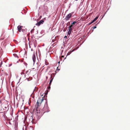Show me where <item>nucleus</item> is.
Returning <instances> with one entry per match:
<instances>
[{"label": "nucleus", "mask_w": 130, "mask_h": 130, "mask_svg": "<svg viewBox=\"0 0 130 130\" xmlns=\"http://www.w3.org/2000/svg\"><path fill=\"white\" fill-rule=\"evenodd\" d=\"M53 78H52L51 80H50V82H49V85H50H50H51V83L52 82V81H53Z\"/></svg>", "instance_id": "ddd939ff"}, {"label": "nucleus", "mask_w": 130, "mask_h": 130, "mask_svg": "<svg viewBox=\"0 0 130 130\" xmlns=\"http://www.w3.org/2000/svg\"><path fill=\"white\" fill-rule=\"evenodd\" d=\"M76 23V22L75 21H74L72 23V24H73V25H74L75 23Z\"/></svg>", "instance_id": "2eb2a0df"}, {"label": "nucleus", "mask_w": 130, "mask_h": 130, "mask_svg": "<svg viewBox=\"0 0 130 130\" xmlns=\"http://www.w3.org/2000/svg\"><path fill=\"white\" fill-rule=\"evenodd\" d=\"M92 23H91H91H89V25H90V24H91Z\"/></svg>", "instance_id": "5701e85b"}, {"label": "nucleus", "mask_w": 130, "mask_h": 130, "mask_svg": "<svg viewBox=\"0 0 130 130\" xmlns=\"http://www.w3.org/2000/svg\"><path fill=\"white\" fill-rule=\"evenodd\" d=\"M34 29H32L31 31V33L32 32H34Z\"/></svg>", "instance_id": "a211bd4d"}, {"label": "nucleus", "mask_w": 130, "mask_h": 130, "mask_svg": "<svg viewBox=\"0 0 130 130\" xmlns=\"http://www.w3.org/2000/svg\"><path fill=\"white\" fill-rule=\"evenodd\" d=\"M32 59L33 60V61L34 63L35 62L36 59V56L34 53L33 54L32 56Z\"/></svg>", "instance_id": "6e6552de"}, {"label": "nucleus", "mask_w": 130, "mask_h": 130, "mask_svg": "<svg viewBox=\"0 0 130 130\" xmlns=\"http://www.w3.org/2000/svg\"><path fill=\"white\" fill-rule=\"evenodd\" d=\"M9 124H10V125H11V123L10 122H9Z\"/></svg>", "instance_id": "b1692460"}, {"label": "nucleus", "mask_w": 130, "mask_h": 130, "mask_svg": "<svg viewBox=\"0 0 130 130\" xmlns=\"http://www.w3.org/2000/svg\"><path fill=\"white\" fill-rule=\"evenodd\" d=\"M46 78H47V77H46Z\"/></svg>", "instance_id": "c756f323"}, {"label": "nucleus", "mask_w": 130, "mask_h": 130, "mask_svg": "<svg viewBox=\"0 0 130 130\" xmlns=\"http://www.w3.org/2000/svg\"><path fill=\"white\" fill-rule=\"evenodd\" d=\"M73 12H71L68 14L66 17L65 19L66 20H68L70 18L72 15L73 14Z\"/></svg>", "instance_id": "423d86ee"}, {"label": "nucleus", "mask_w": 130, "mask_h": 130, "mask_svg": "<svg viewBox=\"0 0 130 130\" xmlns=\"http://www.w3.org/2000/svg\"><path fill=\"white\" fill-rule=\"evenodd\" d=\"M44 100V99L43 98L41 99L39 98L37 103V104L38 106L40 105Z\"/></svg>", "instance_id": "39448f33"}, {"label": "nucleus", "mask_w": 130, "mask_h": 130, "mask_svg": "<svg viewBox=\"0 0 130 130\" xmlns=\"http://www.w3.org/2000/svg\"><path fill=\"white\" fill-rule=\"evenodd\" d=\"M72 27H73V24H72V25H71L68 28H69V29H70V28H72Z\"/></svg>", "instance_id": "f8f14e48"}, {"label": "nucleus", "mask_w": 130, "mask_h": 130, "mask_svg": "<svg viewBox=\"0 0 130 130\" xmlns=\"http://www.w3.org/2000/svg\"><path fill=\"white\" fill-rule=\"evenodd\" d=\"M20 59H19V60H18V61H20Z\"/></svg>", "instance_id": "bb28decb"}, {"label": "nucleus", "mask_w": 130, "mask_h": 130, "mask_svg": "<svg viewBox=\"0 0 130 130\" xmlns=\"http://www.w3.org/2000/svg\"><path fill=\"white\" fill-rule=\"evenodd\" d=\"M36 87H35V89L34 90L33 93H34V91L35 90L37 91L38 90V89H36Z\"/></svg>", "instance_id": "dca6fc26"}, {"label": "nucleus", "mask_w": 130, "mask_h": 130, "mask_svg": "<svg viewBox=\"0 0 130 130\" xmlns=\"http://www.w3.org/2000/svg\"><path fill=\"white\" fill-rule=\"evenodd\" d=\"M13 55L15 57H18V55L16 54H13Z\"/></svg>", "instance_id": "4468645a"}, {"label": "nucleus", "mask_w": 130, "mask_h": 130, "mask_svg": "<svg viewBox=\"0 0 130 130\" xmlns=\"http://www.w3.org/2000/svg\"><path fill=\"white\" fill-rule=\"evenodd\" d=\"M24 64L25 65V66L26 67H27V64L25 62H24Z\"/></svg>", "instance_id": "f3484780"}, {"label": "nucleus", "mask_w": 130, "mask_h": 130, "mask_svg": "<svg viewBox=\"0 0 130 130\" xmlns=\"http://www.w3.org/2000/svg\"><path fill=\"white\" fill-rule=\"evenodd\" d=\"M58 67L57 68V70H58V71H59V70H60V69H58Z\"/></svg>", "instance_id": "412c9836"}, {"label": "nucleus", "mask_w": 130, "mask_h": 130, "mask_svg": "<svg viewBox=\"0 0 130 130\" xmlns=\"http://www.w3.org/2000/svg\"><path fill=\"white\" fill-rule=\"evenodd\" d=\"M72 28H70L69 29V31L67 33V35H70L71 34V33L72 30Z\"/></svg>", "instance_id": "1a4fd4ad"}, {"label": "nucleus", "mask_w": 130, "mask_h": 130, "mask_svg": "<svg viewBox=\"0 0 130 130\" xmlns=\"http://www.w3.org/2000/svg\"><path fill=\"white\" fill-rule=\"evenodd\" d=\"M98 18V17H96L91 22V23H93L95 21H96Z\"/></svg>", "instance_id": "9d476101"}, {"label": "nucleus", "mask_w": 130, "mask_h": 130, "mask_svg": "<svg viewBox=\"0 0 130 130\" xmlns=\"http://www.w3.org/2000/svg\"><path fill=\"white\" fill-rule=\"evenodd\" d=\"M27 120L28 121L29 123H33V122L34 121L35 119H33V117L32 116L28 117V118L27 119Z\"/></svg>", "instance_id": "f03ea898"}, {"label": "nucleus", "mask_w": 130, "mask_h": 130, "mask_svg": "<svg viewBox=\"0 0 130 130\" xmlns=\"http://www.w3.org/2000/svg\"><path fill=\"white\" fill-rule=\"evenodd\" d=\"M19 62V61H18L17 62V63H18Z\"/></svg>", "instance_id": "393cba45"}, {"label": "nucleus", "mask_w": 130, "mask_h": 130, "mask_svg": "<svg viewBox=\"0 0 130 130\" xmlns=\"http://www.w3.org/2000/svg\"><path fill=\"white\" fill-rule=\"evenodd\" d=\"M74 50H73L70 52H68L67 54V56L69 55L71 53V52H73Z\"/></svg>", "instance_id": "9b49d317"}, {"label": "nucleus", "mask_w": 130, "mask_h": 130, "mask_svg": "<svg viewBox=\"0 0 130 130\" xmlns=\"http://www.w3.org/2000/svg\"><path fill=\"white\" fill-rule=\"evenodd\" d=\"M67 38V37L66 36H65L64 37V38Z\"/></svg>", "instance_id": "4be33fe9"}, {"label": "nucleus", "mask_w": 130, "mask_h": 130, "mask_svg": "<svg viewBox=\"0 0 130 130\" xmlns=\"http://www.w3.org/2000/svg\"><path fill=\"white\" fill-rule=\"evenodd\" d=\"M58 63H60V62L59 61V62H58Z\"/></svg>", "instance_id": "c85d7f7f"}, {"label": "nucleus", "mask_w": 130, "mask_h": 130, "mask_svg": "<svg viewBox=\"0 0 130 130\" xmlns=\"http://www.w3.org/2000/svg\"><path fill=\"white\" fill-rule=\"evenodd\" d=\"M76 0L77 1L78 0Z\"/></svg>", "instance_id": "7c9ffc66"}, {"label": "nucleus", "mask_w": 130, "mask_h": 130, "mask_svg": "<svg viewBox=\"0 0 130 130\" xmlns=\"http://www.w3.org/2000/svg\"><path fill=\"white\" fill-rule=\"evenodd\" d=\"M11 116H12V114L11 115Z\"/></svg>", "instance_id": "cd10ccee"}, {"label": "nucleus", "mask_w": 130, "mask_h": 130, "mask_svg": "<svg viewBox=\"0 0 130 130\" xmlns=\"http://www.w3.org/2000/svg\"><path fill=\"white\" fill-rule=\"evenodd\" d=\"M96 26H94V28H93V29H95V28H96Z\"/></svg>", "instance_id": "aec40b11"}, {"label": "nucleus", "mask_w": 130, "mask_h": 130, "mask_svg": "<svg viewBox=\"0 0 130 130\" xmlns=\"http://www.w3.org/2000/svg\"><path fill=\"white\" fill-rule=\"evenodd\" d=\"M36 111H37L36 113V115L37 116V119H39L41 116V114L40 113L39 111H38L37 108L36 109Z\"/></svg>", "instance_id": "20e7f679"}, {"label": "nucleus", "mask_w": 130, "mask_h": 130, "mask_svg": "<svg viewBox=\"0 0 130 130\" xmlns=\"http://www.w3.org/2000/svg\"><path fill=\"white\" fill-rule=\"evenodd\" d=\"M48 110L49 108L47 106V104H45L43 110L44 111V112H48L49 111Z\"/></svg>", "instance_id": "7ed1b4c3"}, {"label": "nucleus", "mask_w": 130, "mask_h": 130, "mask_svg": "<svg viewBox=\"0 0 130 130\" xmlns=\"http://www.w3.org/2000/svg\"><path fill=\"white\" fill-rule=\"evenodd\" d=\"M20 59H19V60H18V61H20Z\"/></svg>", "instance_id": "a878e982"}, {"label": "nucleus", "mask_w": 130, "mask_h": 130, "mask_svg": "<svg viewBox=\"0 0 130 130\" xmlns=\"http://www.w3.org/2000/svg\"><path fill=\"white\" fill-rule=\"evenodd\" d=\"M23 27L22 26L19 25L18 27V29L19 31V32H21V31H22L23 33H25L26 32V29H23L22 28Z\"/></svg>", "instance_id": "f257e3e1"}, {"label": "nucleus", "mask_w": 130, "mask_h": 130, "mask_svg": "<svg viewBox=\"0 0 130 130\" xmlns=\"http://www.w3.org/2000/svg\"><path fill=\"white\" fill-rule=\"evenodd\" d=\"M44 22V21L43 20H40L39 22H38L36 24V25L38 26H40L41 24H43Z\"/></svg>", "instance_id": "0eeeda50"}, {"label": "nucleus", "mask_w": 130, "mask_h": 130, "mask_svg": "<svg viewBox=\"0 0 130 130\" xmlns=\"http://www.w3.org/2000/svg\"><path fill=\"white\" fill-rule=\"evenodd\" d=\"M23 61V60H20V62H22Z\"/></svg>", "instance_id": "6ab92c4d"}]
</instances>
